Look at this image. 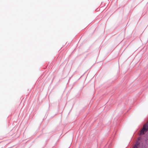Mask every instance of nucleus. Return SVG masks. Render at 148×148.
I'll list each match as a JSON object with an SVG mask.
<instances>
[{
	"label": "nucleus",
	"instance_id": "obj_1",
	"mask_svg": "<svg viewBox=\"0 0 148 148\" xmlns=\"http://www.w3.org/2000/svg\"><path fill=\"white\" fill-rule=\"evenodd\" d=\"M148 130V122L145 124L140 131V135H143Z\"/></svg>",
	"mask_w": 148,
	"mask_h": 148
},
{
	"label": "nucleus",
	"instance_id": "obj_2",
	"mask_svg": "<svg viewBox=\"0 0 148 148\" xmlns=\"http://www.w3.org/2000/svg\"><path fill=\"white\" fill-rule=\"evenodd\" d=\"M140 139V138H138V140H137L136 143L134 145L133 148H138V145H139L140 142H139V140Z\"/></svg>",
	"mask_w": 148,
	"mask_h": 148
}]
</instances>
